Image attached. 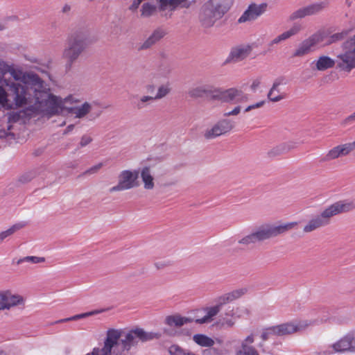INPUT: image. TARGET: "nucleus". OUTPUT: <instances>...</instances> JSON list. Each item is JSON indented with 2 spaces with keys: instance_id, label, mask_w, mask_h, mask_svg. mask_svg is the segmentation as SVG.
I'll return each mask as SVG.
<instances>
[{
  "instance_id": "obj_1",
  "label": "nucleus",
  "mask_w": 355,
  "mask_h": 355,
  "mask_svg": "<svg viewBox=\"0 0 355 355\" xmlns=\"http://www.w3.org/2000/svg\"><path fill=\"white\" fill-rule=\"evenodd\" d=\"M14 77L24 83V87L12 86L17 105L31 104L30 110L36 114L46 116L60 114L64 110L74 115L76 118L85 117L92 110V105L85 102L79 106L68 107L66 104L72 99L71 96L62 98L50 93L49 85L37 74H24L19 71H12Z\"/></svg>"
},
{
  "instance_id": "obj_2",
  "label": "nucleus",
  "mask_w": 355,
  "mask_h": 355,
  "mask_svg": "<svg viewBox=\"0 0 355 355\" xmlns=\"http://www.w3.org/2000/svg\"><path fill=\"white\" fill-rule=\"evenodd\" d=\"M160 334L136 327L128 331L111 329L107 331L102 348L95 347L85 355H133L131 348L139 341L144 343L158 339Z\"/></svg>"
},
{
  "instance_id": "obj_3",
  "label": "nucleus",
  "mask_w": 355,
  "mask_h": 355,
  "mask_svg": "<svg viewBox=\"0 0 355 355\" xmlns=\"http://www.w3.org/2000/svg\"><path fill=\"white\" fill-rule=\"evenodd\" d=\"M187 94L193 99L210 96L214 101L231 104L246 103L249 100L248 95L236 87L223 89L205 83H199L193 86L188 90Z\"/></svg>"
},
{
  "instance_id": "obj_4",
  "label": "nucleus",
  "mask_w": 355,
  "mask_h": 355,
  "mask_svg": "<svg viewBox=\"0 0 355 355\" xmlns=\"http://www.w3.org/2000/svg\"><path fill=\"white\" fill-rule=\"evenodd\" d=\"M355 209V202L353 200H340L336 202L324 210L320 214L312 218L303 228L305 233L313 232L320 227L328 225L331 218L339 214L351 211Z\"/></svg>"
},
{
  "instance_id": "obj_5",
  "label": "nucleus",
  "mask_w": 355,
  "mask_h": 355,
  "mask_svg": "<svg viewBox=\"0 0 355 355\" xmlns=\"http://www.w3.org/2000/svg\"><path fill=\"white\" fill-rule=\"evenodd\" d=\"M87 45V37L83 34H75L68 39L62 53V57L66 60L67 68H71L73 63L86 49Z\"/></svg>"
},
{
  "instance_id": "obj_6",
  "label": "nucleus",
  "mask_w": 355,
  "mask_h": 355,
  "mask_svg": "<svg viewBox=\"0 0 355 355\" xmlns=\"http://www.w3.org/2000/svg\"><path fill=\"white\" fill-rule=\"evenodd\" d=\"M227 9L218 0H210L201 9L200 21L205 28L211 27L227 12Z\"/></svg>"
},
{
  "instance_id": "obj_7",
  "label": "nucleus",
  "mask_w": 355,
  "mask_h": 355,
  "mask_svg": "<svg viewBox=\"0 0 355 355\" xmlns=\"http://www.w3.org/2000/svg\"><path fill=\"white\" fill-rule=\"evenodd\" d=\"M297 225V222H291L280 225L265 223L257 228L253 233L257 242H259L284 234L293 230Z\"/></svg>"
},
{
  "instance_id": "obj_8",
  "label": "nucleus",
  "mask_w": 355,
  "mask_h": 355,
  "mask_svg": "<svg viewBox=\"0 0 355 355\" xmlns=\"http://www.w3.org/2000/svg\"><path fill=\"white\" fill-rule=\"evenodd\" d=\"M336 61V67L342 71L349 72L355 68V35L343 44Z\"/></svg>"
},
{
  "instance_id": "obj_9",
  "label": "nucleus",
  "mask_w": 355,
  "mask_h": 355,
  "mask_svg": "<svg viewBox=\"0 0 355 355\" xmlns=\"http://www.w3.org/2000/svg\"><path fill=\"white\" fill-rule=\"evenodd\" d=\"M26 300L21 295L10 289L0 291V311H9L12 308L25 305Z\"/></svg>"
},
{
  "instance_id": "obj_10",
  "label": "nucleus",
  "mask_w": 355,
  "mask_h": 355,
  "mask_svg": "<svg viewBox=\"0 0 355 355\" xmlns=\"http://www.w3.org/2000/svg\"><path fill=\"white\" fill-rule=\"evenodd\" d=\"M139 173L136 171H131L129 170H125L121 172L119 175V182L118 184L110 189V192H116L123 190H128L136 187L138 186V178Z\"/></svg>"
},
{
  "instance_id": "obj_11",
  "label": "nucleus",
  "mask_w": 355,
  "mask_h": 355,
  "mask_svg": "<svg viewBox=\"0 0 355 355\" xmlns=\"http://www.w3.org/2000/svg\"><path fill=\"white\" fill-rule=\"evenodd\" d=\"M12 71H19L20 72H21L22 73L24 74H30V73H33V72H24L22 71L21 69H15L12 67H10V66H7L5 68H1L0 67V79L1 78V77L5 75L6 73H8L12 78L13 79L15 80V82L14 81H11V80H7V79H3V84L5 85L6 86L8 87V91L9 92H10V94L12 96H13V101H14V103L15 104V105L17 107H24V106H27L29 109L31 108V104L32 103H30V104H23L21 105H17L16 104V102H15V94L14 92V91L12 89V86H16V85H19L20 87H24V85H25L24 83L21 80H18V79H16L15 77H14V75L12 73Z\"/></svg>"
},
{
  "instance_id": "obj_12",
  "label": "nucleus",
  "mask_w": 355,
  "mask_h": 355,
  "mask_svg": "<svg viewBox=\"0 0 355 355\" xmlns=\"http://www.w3.org/2000/svg\"><path fill=\"white\" fill-rule=\"evenodd\" d=\"M234 127V123L231 120L221 119L211 128L207 129L204 133V137L207 139H211L231 131Z\"/></svg>"
},
{
  "instance_id": "obj_13",
  "label": "nucleus",
  "mask_w": 355,
  "mask_h": 355,
  "mask_svg": "<svg viewBox=\"0 0 355 355\" xmlns=\"http://www.w3.org/2000/svg\"><path fill=\"white\" fill-rule=\"evenodd\" d=\"M268 4L262 3L261 4L252 3L243 15L238 19L239 24L245 23L247 21H254L259 16L263 14L267 9Z\"/></svg>"
},
{
  "instance_id": "obj_14",
  "label": "nucleus",
  "mask_w": 355,
  "mask_h": 355,
  "mask_svg": "<svg viewBox=\"0 0 355 355\" xmlns=\"http://www.w3.org/2000/svg\"><path fill=\"white\" fill-rule=\"evenodd\" d=\"M355 149V141L352 143H347L336 146L329 150L323 158V161L329 162L336 159L342 156L349 155Z\"/></svg>"
},
{
  "instance_id": "obj_15",
  "label": "nucleus",
  "mask_w": 355,
  "mask_h": 355,
  "mask_svg": "<svg viewBox=\"0 0 355 355\" xmlns=\"http://www.w3.org/2000/svg\"><path fill=\"white\" fill-rule=\"evenodd\" d=\"M326 6L327 4L325 3L320 2L300 8L291 15L290 19L295 20L297 19L303 18L308 15L317 14L322 11L326 7Z\"/></svg>"
},
{
  "instance_id": "obj_16",
  "label": "nucleus",
  "mask_w": 355,
  "mask_h": 355,
  "mask_svg": "<svg viewBox=\"0 0 355 355\" xmlns=\"http://www.w3.org/2000/svg\"><path fill=\"white\" fill-rule=\"evenodd\" d=\"M320 41V35H313L308 39L304 40L295 51L293 56L302 57L309 53L312 51V48L319 43Z\"/></svg>"
},
{
  "instance_id": "obj_17",
  "label": "nucleus",
  "mask_w": 355,
  "mask_h": 355,
  "mask_svg": "<svg viewBox=\"0 0 355 355\" xmlns=\"http://www.w3.org/2000/svg\"><path fill=\"white\" fill-rule=\"evenodd\" d=\"M157 167L153 166H144L140 170V177L144 184V188L146 190H153L155 188L154 174Z\"/></svg>"
},
{
  "instance_id": "obj_18",
  "label": "nucleus",
  "mask_w": 355,
  "mask_h": 355,
  "mask_svg": "<svg viewBox=\"0 0 355 355\" xmlns=\"http://www.w3.org/2000/svg\"><path fill=\"white\" fill-rule=\"evenodd\" d=\"M166 34V31L162 28H156L152 34L139 47V50H146L151 48Z\"/></svg>"
},
{
  "instance_id": "obj_19",
  "label": "nucleus",
  "mask_w": 355,
  "mask_h": 355,
  "mask_svg": "<svg viewBox=\"0 0 355 355\" xmlns=\"http://www.w3.org/2000/svg\"><path fill=\"white\" fill-rule=\"evenodd\" d=\"M336 352L345 351H355V338L352 336H346L332 345Z\"/></svg>"
},
{
  "instance_id": "obj_20",
  "label": "nucleus",
  "mask_w": 355,
  "mask_h": 355,
  "mask_svg": "<svg viewBox=\"0 0 355 355\" xmlns=\"http://www.w3.org/2000/svg\"><path fill=\"white\" fill-rule=\"evenodd\" d=\"M252 48L249 44L240 45L233 48L230 57L235 62H239L246 58L251 53Z\"/></svg>"
},
{
  "instance_id": "obj_21",
  "label": "nucleus",
  "mask_w": 355,
  "mask_h": 355,
  "mask_svg": "<svg viewBox=\"0 0 355 355\" xmlns=\"http://www.w3.org/2000/svg\"><path fill=\"white\" fill-rule=\"evenodd\" d=\"M132 104L137 110H144L151 106L155 99L153 96L148 95H135L132 96Z\"/></svg>"
},
{
  "instance_id": "obj_22",
  "label": "nucleus",
  "mask_w": 355,
  "mask_h": 355,
  "mask_svg": "<svg viewBox=\"0 0 355 355\" xmlns=\"http://www.w3.org/2000/svg\"><path fill=\"white\" fill-rule=\"evenodd\" d=\"M273 327L277 337L288 336L301 329V327L292 322L283 323Z\"/></svg>"
},
{
  "instance_id": "obj_23",
  "label": "nucleus",
  "mask_w": 355,
  "mask_h": 355,
  "mask_svg": "<svg viewBox=\"0 0 355 355\" xmlns=\"http://www.w3.org/2000/svg\"><path fill=\"white\" fill-rule=\"evenodd\" d=\"M245 292L246 289L241 288L222 295L216 299L217 304L221 308L223 305L239 299L243 296Z\"/></svg>"
},
{
  "instance_id": "obj_24",
  "label": "nucleus",
  "mask_w": 355,
  "mask_h": 355,
  "mask_svg": "<svg viewBox=\"0 0 355 355\" xmlns=\"http://www.w3.org/2000/svg\"><path fill=\"white\" fill-rule=\"evenodd\" d=\"M165 324L171 327L180 328L184 324L193 322V319L182 317L179 314L168 315L165 318Z\"/></svg>"
},
{
  "instance_id": "obj_25",
  "label": "nucleus",
  "mask_w": 355,
  "mask_h": 355,
  "mask_svg": "<svg viewBox=\"0 0 355 355\" xmlns=\"http://www.w3.org/2000/svg\"><path fill=\"white\" fill-rule=\"evenodd\" d=\"M302 27L300 24L293 25L289 30L280 34L275 38H274L270 43L269 46H272L274 44H277L284 40H286L291 37L297 35L302 30Z\"/></svg>"
},
{
  "instance_id": "obj_26",
  "label": "nucleus",
  "mask_w": 355,
  "mask_h": 355,
  "mask_svg": "<svg viewBox=\"0 0 355 355\" xmlns=\"http://www.w3.org/2000/svg\"><path fill=\"white\" fill-rule=\"evenodd\" d=\"M284 80L285 79L283 77H279L275 80L268 94V98L270 101L275 103L280 101L285 98V94L275 95V91L279 92V87L285 84Z\"/></svg>"
},
{
  "instance_id": "obj_27",
  "label": "nucleus",
  "mask_w": 355,
  "mask_h": 355,
  "mask_svg": "<svg viewBox=\"0 0 355 355\" xmlns=\"http://www.w3.org/2000/svg\"><path fill=\"white\" fill-rule=\"evenodd\" d=\"M335 64H336V60L327 55H322L316 61L315 67L318 71H324L334 67Z\"/></svg>"
},
{
  "instance_id": "obj_28",
  "label": "nucleus",
  "mask_w": 355,
  "mask_h": 355,
  "mask_svg": "<svg viewBox=\"0 0 355 355\" xmlns=\"http://www.w3.org/2000/svg\"><path fill=\"white\" fill-rule=\"evenodd\" d=\"M171 92V87L169 83L160 85L157 90L155 96H153L155 101H158L166 97Z\"/></svg>"
},
{
  "instance_id": "obj_29",
  "label": "nucleus",
  "mask_w": 355,
  "mask_h": 355,
  "mask_svg": "<svg viewBox=\"0 0 355 355\" xmlns=\"http://www.w3.org/2000/svg\"><path fill=\"white\" fill-rule=\"evenodd\" d=\"M193 340L202 347H211L214 341L211 338L203 334H196L193 338Z\"/></svg>"
},
{
  "instance_id": "obj_30",
  "label": "nucleus",
  "mask_w": 355,
  "mask_h": 355,
  "mask_svg": "<svg viewBox=\"0 0 355 355\" xmlns=\"http://www.w3.org/2000/svg\"><path fill=\"white\" fill-rule=\"evenodd\" d=\"M24 225L17 223L12 225L8 230L0 232V243H3L8 237L12 236L18 230H21Z\"/></svg>"
},
{
  "instance_id": "obj_31",
  "label": "nucleus",
  "mask_w": 355,
  "mask_h": 355,
  "mask_svg": "<svg viewBox=\"0 0 355 355\" xmlns=\"http://www.w3.org/2000/svg\"><path fill=\"white\" fill-rule=\"evenodd\" d=\"M10 96L13 98V96L10 94ZM13 105L17 107L13 100L11 103H10V101L8 98V93L1 86H0V107H6L8 108H12Z\"/></svg>"
},
{
  "instance_id": "obj_32",
  "label": "nucleus",
  "mask_w": 355,
  "mask_h": 355,
  "mask_svg": "<svg viewBox=\"0 0 355 355\" xmlns=\"http://www.w3.org/2000/svg\"><path fill=\"white\" fill-rule=\"evenodd\" d=\"M101 311H102L95 310V311H92L87 312V313L75 315L70 318H67L64 319H61L60 320H58L55 322V323H60V322H64L77 320L78 319L85 318L87 317L98 314V313H101Z\"/></svg>"
},
{
  "instance_id": "obj_33",
  "label": "nucleus",
  "mask_w": 355,
  "mask_h": 355,
  "mask_svg": "<svg viewBox=\"0 0 355 355\" xmlns=\"http://www.w3.org/2000/svg\"><path fill=\"white\" fill-rule=\"evenodd\" d=\"M46 259L44 257H36V256H27L23 258H21L17 260V264L19 265L24 262H30L33 264H37L45 262Z\"/></svg>"
},
{
  "instance_id": "obj_34",
  "label": "nucleus",
  "mask_w": 355,
  "mask_h": 355,
  "mask_svg": "<svg viewBox=\"0 0 355 355\" xmlns=\"http://www.w3.org/2000/svg\"><path fill=\"white\" fill-rule=\"evenodd\" d=\"M257 242V240L253 233L251 232L250 234L243 236L241 239L238 241V243L240 245H242L245 247H248L251 245H254Z\"/></svg>"
},
{
  "instance_id": "obj_35",
  "label": "nucleus",
  "mask_w": 355,
  "mask_h": 355,
  "mask_svg": "<svg viewBox=\"0 0 355 355\" xmlns=\"http://www.w3.org/2000/svg\"><path fill=\"white\" fill-rule=\"evenodd\" d=\"M36 177V173L35 171H27L21 174L17 180L19 184H24L30 182Z\"/></svg>"
},
{
  "instance_id": "obj_36",
  "label": "nucleus",
  "mask_w": 355,
  "mask_h": 355,
  "mask_svg": "<svg viewBox=\"0 0 355 355\" xmlns=\"http://www.w3.org/2000/svg\"><path fill=\"white\" fill-rule=\"evenodd\" d=\"M285 154L281 144L273 146L266 153L268 158H274Z\"/></svg>"
},
{
  "instance_id": "obj_37",
  "label": "nucleus",
  "mask_w": 355,
  "mask_h": 355,
  "mask_svg": "<svg viewBox=\"0 0 355 355\" xmlns=\"http://www.w3.org/2000/svg\"><path fill=\"white\" fill-rule=\"evenodd\" d=\"M156 10V7L148 3H144L141 8V16L148 17L153 15Z\"/></svg>"
},
{
  "instance_id": "obj_38",
  "label": "nucleus",
  "mask_w": 355,
  "mask_h": 355,
  "mask_svg": "<svg viewBox=\"0 0 355 355\" xmlns=\"http://www.w3.org/2000/svg\"><path fill=\"white\" fill-rule=\"evenodd\" d=\"M281 144L282 146L284 152L286 154L297 148L299 144L295 141L291 140L281 143Z\"/></svg>"
},
{
  "instance_id": "obj_39",
  "label": "nucleus",
  "mask_w": 355,
  "mask_h": 355,
  "mask_svg": "<svg viewBox=\"0 0 355 355\" xmlns=\"http://www.w3.org/2000/svg\"><path fill=\"white\" fill-rule=\"evenodd\" d=\"M273 336H276L273 326L264 329L261 336L263 340H267Z\"/></svg>"
},
{
  "instance_id": "obj_40",
  "label": "nucleus",
  "mask_w": 355,
  "mask_h": 355,
  "mask_svg": "<svg viewBox=\"0 0 355 355\" xmlns=\"http://www.w3.org/2000/svg\"><path fill=\"white\" fill-rule=\"evenodd\" d=\"M237 355H259L258 352L254 347H241L237 351Z\"/></svg>"
},
{
  "instance_id": "obj_41",
  "label": "nucleus",
  "mask_w": 355,
  "mask_h": 355,
  "mask_svg": "<svg viewBox=\"0 0 355 355\" xmlns=\"http://www.w3.org/2000/svg\"><path fill=\"white\" fill-rule=\"evenodd\" d=\"M159 72L162 76L167 77L172 72V67L168 63H163L159 67Z\"/></svg>"
},
{
  "instance_id": "obj_42",
  "label": "nucleus",
  "mask_w": 355,
  "mask_h": 355,
  "mask_svg": "<svg viewBox=\"0 0 355 355\" xmlns=\"http://www.w3.org/2000/svg\"><path fill=\"white\" fill-rule=\"evenodd\" d=\"M173 262L171 260L157 261L154 263V266L157 270H163L167 267L172 266Z\"/></svg>"
},
{
  "instance_id": "obj_43",
  "label": "nucleus",
  "mask_w": 355,
  "mask_h": 355,
  "mask_svg": "<svg viewBox=\"0 0 355 355\" xmlns=\"http://www.w3.org/2000/svg\"><path fill=\"white\" fill-rule=\"evenodd\" d=\"M220 311V307L216 304L214 306L209 308L207 313V316L209 320L211 321L212 318L216 315Z\"/></svg>"
},
{
  "instance_id": "obj_44",
  "label": "nucleus",
  "mask_w": 355,
  "mask_h": 355,
  "mask_svg": "<svg viewBox=\"0 0 355 355\" xmlns=\"http://www.w3.org/2000/svg\"><path fill=\"white\" fill-rule=\"evenodd\" d=\"M168 352L171 355H186V352L178 345H172L169 347Z\"/></svg>"
},
{
  "instance_id": "obj_45",
  "label": "nucleus",
  "mask_w": 355,
  "mask_h": 355,
  "mask_svg": "<svg viewBox=\"0 0 355 355\" xmlns=\"http://www.w3.org/2000/svg\"><path fill=\"white\" fill-rule=\"evenodd\" d=\"M103 164V163H98V164L93 166L92 167L89 168L87 171H85L82 175H91L97 173L102 167Z\"/></svg>"
},
{
  "instance_id": "obj_46",
  "label": "nucleus",
  "mask_w": 355,
  "mask_h": 355,
  "mask_svg": "<svg viewBox=\"0 0 355 355\" xmlns=\"http://www.w3.org/2000/svg\"><path fill=\"white\" fill-rule=\"evenodd\" d=\"M355 122V112L352 113V114L347 116L345 119H344L340 124L341 125L344 127H347Z\"/></svg>"
},
{
  "instance_id": "obj_47",
  "label": "nucleus",
  "mask_w": 355,
  "mask_h": 355,
  "mask_svg": "<svg viewBox=\"0 0 355 355\" xmlns=\"http://www.w3.org/2000/svg\"><path fill=\"white\" fill-rule=\"evenodd\" d=\"M254 338L255 335L253 333L247 336L243 340L241 347H244V346H245V347H252V346H250V345L254 342Z\"/></svg>"
},
{
  "instance_id": "obj_48",
  "label": "nucleus",
  "mask_w": 355,
  "mask_h": 355,
  "mask_svg": "<svg viewBox=\"0 0 355 355\" xmlns=\"http://www.w3.org/2000/svg\"><path fill=\"white\" fill-rule=\"evenodd\" d=\"M178 6L189 8V3H187V0H171V6L172 7V10Z\"/></svg>"
},
{
  "instance_id": "obj_49",
  "label": "nucleus",
  "mask_w": 355,
  "mask_h": 355,
  "mask_svg": "<svg viewBox=\"0 0 355 355\" xmlns=\"http://www.w3.org/2000/svg\"><path fill=\"white\" fill-rule=\"evenodd\" d=\"M345 35L346 33H335L331 36L329 43H333L337 41L342 40L345 38Z\"/></svg>"
},
{
  "instance_id": "obj_50",
  "label": "nucleus",
  "mask_w": 355,
  "mask_h": 355,
  "mask_svg": "<svg viewBox=\"0 0 355 355\" xmlns=\"http://www.w3.org/2000/svg\"><path fill=\"white\" fill-rule=\"evenodd\" d=\"M265 104V101H261L260 102H258V103H256L254 104H252V105H250L249 106H248L244 112H250L251 110H254V109H258V108H260L263 105Z\"/></svg>"
},
{
  "instance_id": "obj_51",
  "label": "nucleus",
  "mask_w": 355,
  "mask_h": 355,
  "mask_svg": "<svg viewBox=\"0 0 355 355\" xmlns=\"http://www.w3.org/2000/svg\"><path fill=\"white\" fill-rule=\"evenodd\" d=\"M222 326H227L228 327H232L235 322L231 318H223L219 322Z\"/></svg>"
},
{
  "instance_id": "obj_52",
  "label": "nucleus",
  "mask_w": 355,
  "mask_h": 355,
  "mask_svg": "<svg viewBox=\"0 0 355 355\" xmlns=\"http://www.w3.org/2000/svg\"><path fill=\"white\" fill-rule=\"evenodd\" d=\"M241 110L240 105L236 106L232 111L224 113V116H237Z\"/></svg>"
},
{
  "instance_id": "obj_53",
  "label": "nucleus",
  "mask_w": 355,
  "mask_h": 355,
  "mask_svg": "<svg viewBox=\"0 0 355 355\" xmlns=\"http://www.w3.org/2000/svg\"><path fill=\"white\" fill-rule=\"evenodd\" d=\"M92 141V138L87 135H84L81 137L80 141V146L81 147H85L89 144H90Z\"/></svg>"
},
{
  "instance_id": "obj_54",
  "label": "nucleus",
  "mask_w": 355,
  "mask_h": 355,
  "mask_svg": "<svg viewBox=\"0 0 355 355\" xmlns=\"http://www.w3.org/2000/svg\"><path fill=\"white\" fill-rule=\"evenodd\" d=\"M159 3V9L165 10L168 6H171V0H157Z\"/></svg>"
},
{
  "instance_id": "obj_55",
  "label": "nucleus",
  "mask_w": 355,
  "mask_h": 355,
  "mask_svg": "<svg viewBox=\"0 0 355 355\" xmlns=\"http://www.w3.org/2000/svg\"><path fill=\"white\" fill-rule=\"evenodd\" d=\"M261 85V78H257L254 80H253L251 85L250 89L252 91L255 92L257 89Z\"/></svg>"
},
{
  "instance_id": "obj_56",
  "label": "nucleus",
  "mask_w": 355,
  "mask_h": 355,
  "mask_svg": "<svg viewBox=\"0 0 355 355\" xmlns=\"http://www.w3.org/2000/svg\"><path fill=\"white\" fill-rule=\"evenodd\" d=\"M142 1L141 0H134L129 9L132 11H135L139 6Z\"/></svg>"
},
{
  "instance_id": "obj_57",
  "label": "nucleus",
  "mask_w": 355,
  "mask_h": 355,
  "mask_svg": "<svg viewBox=\"0 0 355 355\" xmlns=\"http://www.w3.org/2000/svg\"><path fill=\"white\" fill-rule=\"evenodd\" d=\"M196 322L199 324H202V323L209 322H210V320H209V318H207V315H205L203 318H202L200 319H197L196 320Z\"/></svg>"
},
{
  "instance_id": "obj_58",
  "label": "nucleus",
  "mask_w": 355,
  "mask_h": 355,
  "mask_svg": "<svg viewBox=\"0 0 355 355\" xmlns=\"http://www.w3.org/2000/svg\"><path fill=\"white\" fill-rule=\"evenodd\" d=\"M234 314V308L232 306H229L225 312V315L227 316H233Z\"/></svg>"
},
{
  "instance_id": "obj_59",
  "label": "nucleus",
  "mask_w": 355,
  "mask_h": 355,
  "mask_svg": "<svg viewBox=\"0 0 355 355\" xmlns=\"http://www.w3.org/2000/svg\"><path fill=\"white\" fill-rule=\"evenodd\" d=\"M70 10H71V6L67 4L64 5V7L62 8V12L64 13L69 12Z\"/></svg>"
},
{
  "instance_id": "obj_60",
  "label": "nucleus",
  "mask_w": 355,
  "mask_h": 355,
  "mask_svg": "<svg viewBox=\"0 0 355 355\" xmlns=\"http://www.w3.org/2000/svg\"><path fill=\"white\" fill-rule=\"evenodd\" d=\"M74 128V125H69L67 127L66 130L64 132V134H67L71 132Z\"/></svg>"
},
{
  "instance_id": "obj_61",
  "label": "nucleus",
  "mask_w": 355,
  "mask_h": 355,
  "mask_svg": "<svg viewBox=\"0 0 355 355\" xmlns=\"http://www.w3.org/2000/svg\"><path fill=\"white\" fill-rule=\"evenodd\" d=\"M5 29V25L2 23H0V31H3Z\"/></svg>"
},
{
  "instance_id": "obj_62",
  "label": "nucleus",
  "mask_w": 355,
  "mask_h": 355,
  "mask_svg": "<svg viewBox=\"0 0 355 355\" xmlns=\"http://www.w3.org/2000/svg\"><path fill=\"white\" fill-rule=\"evenodd\" d=\"M186 355H196V354H194L193 353H190V352H187V353L186 352Z\"/></svg>"
},
{
  "instance_id": "obj_63",
  "label": "nucleus",
  "mask_w": 355,
  "mask_h": 355,
  "mask_svg": "<svg viewBox=\"0 0 355 355\" xmlns=\"http://www.w3.org/2000/svg\"><path fill=\"white\" fill-rule=\"evenodd\" d=\"M279 94H279V92H277V91H275V95H279Z\"/></svg>"
},
{
  "instance_id": "obj_64",
  "label": "nucleus",
  "mask_w": 355,
  "mask_h": 355,
  "mask_svg": "<svg viewBox=\"0 0 355 355\" xmlns=\"http://www.w3.org/2000/svg\"><path fill=\"white\" fill-rule=\"evenodd\" d=\"M64 124H65V121H64V122L61 124V125H64Z\"/></svg>"
}]
</instances>
